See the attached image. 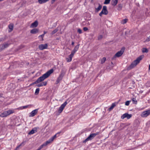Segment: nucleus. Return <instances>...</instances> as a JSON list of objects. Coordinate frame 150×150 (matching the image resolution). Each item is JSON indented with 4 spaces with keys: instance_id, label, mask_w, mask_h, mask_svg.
<instances>
[{
    "instance_id": "f3484780",
    "label": "nucleus",
    "mask_w": 150,
    "mask_h": 150,
    "mask_svg": "<svg viewBox=\"0 0 150 150\" xmlns=\"http://www.w3.org/2000/svg\"><path fill=\"white\" fill-rule=\"evenodd\" d=\"M118 0H112L111 2V4L113 6H115L118 2Z\"/></svg>"
},
{
    "instance_id": "ddd939ff",
    "label": "nucleus",
    "mask_w": 150,
    "mask_h": 150,
    "mask_svg": "<svg viewBox=\"0 0 150 150\" xmlns=\"http://www.w3.org/2000/svg\"><path fill=\"white\" fill-rule=\"evenodd\" d=\"M47 44H41L39 46V49L41 50L47 48Z\"/></svg>"
},
{
    "instance_id": "9d476101",
    "label": "nucleus",
    "mask_w": 150,
    "mask_h": 150,
    "mask_svg": "<svg viewBox=\"0 0 150 150\" xmlns=\"http://www.w3.org/2000/svg\"><path fill=\"white\" fill-rule=\"evenodd\" d=\"M61 133V132H59L54 135L53 136L51 137L50 139L48 140L47 141V143L49 144L51 142H52L53 140L55 139L57 137V135L58 134H60Z\"/></svg>"
},
{
    "instance_id": "09e8293b",
    "label": "nucleus",
    "mask_w": 150,
    "mask_h": 150,
    "mask_svg": "<svg viewBox=\"0 0 150 150\" xmlns=\"http://www.w3.org/2000/svg\"><path fill=\"white\" fill-rule=\"evenodd\" d=\"M3 94H0V98H1V97L4 98V97H3Z\"/></svg>"
},
{
    "instance_id": "dca6fc26",
    "label": "nucleus",
    "mask_w": 150,
    "mask_h": 150,
    "mask_svg": "<svg viewBox=\"0 0 150 150\" xmlns=\"http://www.w3.org/2000/svg\"><path fill=\"white\" fill-rule=\"evenodd\" d=\"M38 24V22L37 21H35L31 24V27L32 28L36 27L37 26Z\"/></svg>"
},
{
    "instance_id": "1a4fd4ad",
    "label": "nucleus",
    "mask_w": 150,
    "mask_h": 150,
    "mask_svg": "<svg viewBox=\"0 0 150 150\" xmlns=\"http://www.w3.org/2000/svg\"><path fill=\"white\" fill-rule=\"evenodd\" d=\"M132 116V114H129L128 113H125L122 115L121 118L122 119H123L125 118H127V119H129Z\"/></svg>"
},
{
    "instance_id": "ea45409f",
    "label": "nucleus",
    "mask_w": 150,
    "mask_h": 150,
    "mask_svg": "<svg viewBox=\"0 0 150 150\" xmlns=\"http://www.w3.org/2000/svg\"><path fill=\"white\" fill-rule=\"evenodd\" d=\"M47 82L46 81L43 82H42V85L43 86H46L47 84Z\"/></svg>"
},
{
    "instance_id": "b1692460",
    "label": "nucleus",
    "mask_w": 150,
    "mask_h": 150,
    "mask_svg": "<svg viewBox=\"0 0 150 150\" xmlns=\"http://www.w3.org/2000/svg\"><path fill=\"white\" fill-rule=\"evenodd\" d=\"M71 55V54L70 55H69V58H66V60H67V62H70L71 60H72V58L73 56H72V57H71V58L70 56Z\"/></svg>"
},
{
    "instance_id": "e433bc0d",
    "label": "nucleus",
    "mask_w": 150,
    "mask_h": 150,
    "mask_svg": "<svg viewBox=\"0 0 150 150\" xmlns=\"http://www.w3.org/2000/svg\"><path fill=\"white\" fill-rule=\"evenodd\" d=\"M77 32L79 34H81L82 33V30L80 28L78 29Z\"/></svg>"
},
{
    "instance_id": "f704fd0d",
    "label": "nucleus",
    "mask_w": 150,
    "mask_h": 150,
    "mask_svg": "<svg viewBox=\"0 0 150 150\" xmlns=\"http://www.w3.org/2000/svg\"><path fill=\"white\" fill-rule=\"evenodd\" d=\"M110 0H105L104 2V4H108L110 2Z\"/></svg>"
},
{
    "instance_id": "8fccbe9b",
    "label": "nucleus",
    "mask_w": 150,
    "mask_h": 150,
    "mask_svg": "<svg viewBox=\"0 0 150 150\" xmlns=\"http://www.w3.org/2000/svg\"><path fill=\"white\" fill-rule=\"evenodd\" d=\"M47 32H46V31H44V33L43 34H44V35H45L46 34V33H47Z\"/></svg>"
},
{
    "instance_id": "603ef678",
    "label": "nucleus",
    "mask_w": 150,
    "mask_h": 150,
    "mask_svg": "<svg viewBox=\"0 0 150 150\" xmlns=\"http://www.w3.org/2000/svg\"><path fill=\"white\" fill-rule=\"evenodd\" d=\"M149 70H150V64L149 65Z\"/></svg>"
},
{
    "instance_id": "4c0bfd02",
    "label": "nucleus",
    "mask_w": 150,
    "mask_h": 150,
    "mask_svg": "<svg viewBox=\"0 0 150 150\" xmlns=\"http://www.w3.org/2000/svg\"><path fill=\"white\" fill-rule=\"evenodd\" d=\"M130 101H127L125 103V105L127 106L130 103Z\"/></svg>"
},
{
    "instance_id": "c85d7f7f",
    "label": "nucleus",
    "mask_w": 150,
    "mask_h": 150,
    "mask_svg": "<svg viewBox=\"0 0 150 150\" xmlns=\"http://www.w3.org/2000/svg\"><path fill=\"white\" fill-rule=\"evenodd\" d=\"M40 91V89L39 88H37L36 90L35 93V95H37L39 93Z\"/></svg>"
},
{
    "instance_id": "aec40b11",
    "label": "nucleus",
    "mask_w": 150,
    "mask_h": 150,
    "mask_svg": "<svg viewBox=\"0 0 150 150\" xmlns=\"http://www.w3.org/2000/svg\"><path fill=\"white\" fill-rule=\"evenodd\" d=\"M8 115H7L6 111H4L0 115V117H6Z\"/></svg>"
},
{
    "instance_id": "a18cd8bd",
    "label": "nucleus",
    "mask_w": 150,
    "mask_h": 150,
    "mask_svg": "<svg viewBox=\"0 0 150 150\" xmlns=\"http://www.w3.org/2000/svg\"><path fill=\"white\" fill-rule=\"evenodd\" d=\"M29 105H27L26 106H23V109H25L27 108L28 107V106H29Z\"/></svg>"
},
{
    "instance_id": "6e6552de",
    "label": "nucleus",
    "mask_w": 150,
    "mask_h": 150,
    "mask_svg": "<svg viewBox=\"0 0 150 150\" xmlns=\"http://www.w3.org/2000/svg\"><path fill=\"white\" fill-rule=\"evenodd\" d=\"M149 115H150V110H148L143 112L141 116L142 117H146Z\"/></svg>"
},
{
    "instance_id": "423d86ee",
    "label": "nucleus",
    "mask_w": 150,
    "mask_h": 150,
    "mask_svg": "<svg viewBox=\"0 0 150 150\" xmlns=\"http://www.w3.org/2000/svg\"><path fill=\"white\" fill-rule=\"evenodd\" d=\"M67 103L66 101L64 102L62 104L60 107L59 108L58 110V112L59 113H61L63 110L64 108L67 104Z\"/></svg>"
},
{
    "instance_id": "4468645a",
    "label": "nucleus",
    "mask_w": 150,
    "mask_h": 150,
    "mask_svg": "<svg viewBox=\"0 0 150 150\" xmlns=\"http://www.w3.org/2000/svg\"><path fill=\"white\" fill-rule=\"evenodd\" d=\"M98 4V7H96V6H95V12L96 13L98 12L102 8V6L100 4Z\"/></svg>"
},
{
    "instance_id": "7c9ffc66",
    "label": "nucleus",
    "mask_w": 150,
    "mask_h": 150,
    "mask_svg": "<svg viewBox=\"0 0 150 150\" xmlns=\"http://www.w3.org/2000/svg\"><path fill=\"white\" fill-rule=\"evenodd\" d=\"M3 44L4 46V47L5 49L8 47L10 45V44H8V43H5Z\"/></svg>"
},
{
    "instance_id": "a19ab883",
    "label": "nucleus",
    "mask_w": 150,
    "mask_h": 150,
    "mask_svg": "<svg viewBox=\"0 0 150 150\" xmlns=\"http://www.w3.org/2000/svg\"><path fill=\"white\" fill-rule=\"evenodd\" d=\"M83 30L84 31H86L88 30V29L87 27H85L83 28Z\"/></svg>"
},
{
    "instance_id": "a878e982",
    "label": "nucleus",
    "mask_w": 150,
    "mask_h": 150,
    "mask_svg": "<svg viewBox=\"0 0 150 150\" xmlns=\"http://www.w3.org/2000/svg\"><path fill=\"white\" fill-rule=\"evenodd\" d=\"M8 28L11 30V31L13 30V24H10L8 25Z\"/></svg>"
},
{
    "instance_id": "20e7f679",
    "label": "nucleus",
    "mask_w": 150,
    "mask_h": 150,
    "mask_svg": "<svg viewBox=\"0 0 150 150\" xmlns=\"http://www.w3.org/2000/svg\"><path fill=\"white\" fill-rule=\"evenodd\" d=\"M125 50V48L122 47L121 50L118 52L112 58V59H115L116 57H119L121 56L123 54Z\"/></svg>"
},
{
    "instance_id": "c756f323",
    "label": "nucleus",
    "mask_w": 150,
    "mask_h": 150,
    "mask_svg": "<svg viewBox=\"0 0 150 150\" xmlns=\"http://www.w3.org/2000/svg\"><path fill=\"white\" fill-rule=\"evenodd\" d=\"M106 60V58L105 57H103V58L102 59H101V64H103V63L105 62V60Z\"/></svg>"
},
{
    "instance_id": "79ce46f5",
    "label": "nucleus",
    "mask_w": 150,
    "mask_h": 150,
    "mask_svg": "<svg viewBox=\"0 0 150 150\" xmlns=\"http://www.w3.org/2000/svg\"><path fill=\"white\" fill-rule=\"evenodd\" d=\"M37 86L38 87H40V86H42V83H40L38 84L37 85Z\"/></svg>"
},
{
    "instance_id": "412c9836",
    "label": "nucleus",
    "mask_w": 150,
    "mask_h": 150,
    "mask_svg": "<svg viewBox=\"0 0 150 150\" xmlns=\"http://www.w3.org/2000/svg\"><path fill=\"white\" fill-rule=\"evenodd\" d=\"M48 144H49L47 143V141H46L45 143H44V144H42V145H41L39 147V148L36 150H40V149H42L44 146H46V145H47Z\"/></svg>"
},
{
    "instance_id": "6ab92c4d",
    "label": "nucleus",
    "mask_w": 150,
    "mask_h": 150,
    "mask_svg": "<svg viewBox=\"0 0 150 150\" xmlns=\"http://www.w3.org/2000/svg\"><path fill=\"white\" fill-rule=\"evenodd\" d=\"M6 111L8 116L13 113L14 112V110H10Z\"/></svg>"
},
{
    "instance_id": "f03ea898",
    "label": "nucleus",
    "mask_w": 150,
    "mask_h": 150,
    "mask_svg": "<svg viewBox=\"0 0 150 150\" xmlns=\"http://www.w3.org/2000/svg\"><path fill=\"white\" fill-rule=\"evenodd\" d=\"M144 57V55H141L138 57L137 59L132 62V64L130 65L129 67L131 69L133 68L138 64L140 61Z\"/></svg>"
},
{
    "instance_id": "3c124183",
    "label": "nucleus",
    "mask_w": 150,
    "mask_h": 150,
    "mask_svg": "<svg viewBox=\"0 0 150 150\" xmlns=\"http://www.w3.org/2000/svg\"><path fill=\"white\" fill-rule=\"evenodd\" d=\"M74 42H72L71 43V45H74Z\"/></svg>"
},
{
    "instance_id": "473e14b6",
    "label": "nucleus",
    "mask_w": 150,
    "mask_h": 150,
    "mask_svg": "<svg viewBox=\"0 0 150 150\" xmlns=\"http://www.w3.org/2000/svg\"><path fill=\"white\" fill-rule=\"evenodd\" d=\"M132 100L134 103L136 104L137 103V101L136 100V99L134 98H133L132 99Z\"/></svg>"
},
{
    "instance_id": "9b49d317",
    "label": "nucleus",
    "mask_w": 150,
    "mask_h": 150,
    "mask_svg": "<svg viewBox=\"0 0 150 150\" xmlns=\"http://www.w3.org/2000/svg\"><path fill=\"white\" fill-rule=\"evenodd\" d=\"M64 74L62 73L60 74L56 81L57 84L62 79L63 76H64Z\"/></svg>"
},
{
    "instance_id": "393cba45",
    "label": "nucleus",
    "mask_w": 150,
    "mask_h": 150,
    "mask_svg": "<svg viewBox=\"0 0 150 150\" xmlns=\"http://www.w3.org/2000/svg\"><path fill=\"white\" fill-rule=\"evenodd\" d=\"M142 52L143 53H145V52L147 53L148 52V49H146V48H143L142 49Z\"/></svg>"
},
{
    "instance_id": "c03bdc74",
    "label": "nucleus",
    "mask_w": 150,
    "mask_h": 150,
    "mask_svg": "<svg viewBox=\"0 0 150 150\" xmlns=\"http://www.w3.org/2000/svg\"><path fill=\"white\" fill-rule=\"evenodd\" d=\"M150 40V36H149L146 40V42H148Z\"/></svg>"
},
{
    "instance_id": "37998d69",
    "label": "nucleus",
    "mask_w": 150,
    "mask_h": 150,
    "mask_svg": "<svg viewBox=\"0 0 150 150\" xmlns=\"http://www.w3.org/2000/svg\"><path fill=\"white\" fill-rule=\"evenodd\" d=\"M23 142H22L18 146H17L16 147V149H18L23 144Z\"/></svg>"
},
{
    "instance_id": "39448f33",
    "label": "nucleus",
    "mask_w": 150,
    "mask_h": 150,
    "mask_svg": "<svg viewBox=\"0 0 150 150\" xmlns=\"http://www.w3.org/2000/svg\"><path fill=\"white\" fill-rule=\"evenodd\" d=\"M108 13V11L107 9V7L106 6H103L101 11L99 13V15L101 16L103 14L107 15Z\"/></svg>"
},
{
    "instance_id": "72a5a7b5",
    "label": "nucleus",
    "mask_w": 150,
    "mask_h": 150,
    "mask_svg": "<svg viewBox=\"0 0 150 150\" xmlns=\"http://www.w3.org/2000/svg\"><path fill=\"white\" fill-rule=\"evenodd\" d=\"M58 30L57 29H56L53 30L51 33V35H53V34L56 33Z\"/></svg>"
},
{
    "instance_id": "a211bd4d",
    "label": "nucleus",
    "mask_w": 150,
    "mask_h": 150,
    "mask_svg": "<svg viewBox=\"0 0 150 150\" xmlns=\"http://www.w3.org/2000/svg\"><path fill=\"white\" fill-rule=\"evenodd\" d=\"M38 30L37 28H34L32 30L30 31V33L32 34H35L38 33Z\"/></svg>"
},
{
    "instance_id": "7ed1b4c3",
    "label": "nucleus",
    "mask_w": 150,
    "mask_h": 150,
    "mask_svg": "<svg viewBox=\"0 0 150 150\" xmlns=\"http://www.w3.org/2000/svg\"><path fill=\"white\" fill-rule=\"evenodd\" d=\"M100 134L99 132H97L96 133H92L89 136L83 141V142H86L89 140H91L95 136L98 135Z\"/></svg>"
},
{
    "instance_id": "2f4dec72",
    "label": "nucleus",
    "mask_w": 150,
    "mask_h": 150,
    "mask_svg": "<svg viewBox=\"0 0 150 150\" xmlns=\"http://www.w3.org/2000/svg\"><path fill=\"white\" fill-rule=\"evenodd\" d=\"M4 49L5 48L3 44L0 45V51H1L2 50Z\"/></svg>"
},
{
    "instance_id": "bb28decb",
    "label": "nucleus",
    "mask_w": 150,
    "mask_h": 150,
    "mask_svg": "<svg viewBox=\"0 0 150 150\" xmlns=\"http://www.w3.org/2000/svg\"><path fill=\"white\" fill-rule=\"evenodd\" d=\"M122 8V4H118L117 10L119 11L121 10Z\"/></svg>"
},
{
    "instance_id": "f8f14e48",
    "label": "nucleus",
    "mask_w": 150,
    "mask_h": 150,
    "mask_svg": "<svg viewBox=\"0 0 150 150\" xmlns=\"http://www.w3.org/2000/svg\"><path fill=\"white\" fill-rule=\"evenodd\" d=\"M38 109H35L33 110L30 113L29 115V117H33L35 116L38 112Z\"/></svg>"
},
{
    "instance_id": "2eb2a0df",
    "label": "nucleus",
    "mask_w": 150,
    "mask_h": 150,
    "mask_svg": "<svg viewBox=\"0 0 150 150\" xmlns=\"http://www.w3.org/2000/svg\"><path fill=\"white\" fill-rule=\"evenodd\" d=\"M39 129L38 127H35L32 129L28 133L29 134H32L37 132V129Z\"/></svg>"
},
{
    "instance_id": "cd10ccee",
    "label": "nucleus",
    "mask_w": 150,
    "mask_h": 150,
    "mask_svg": "<svg viewBox=\"0 0 150 150\" xmlns=\"http://www.w3.org/2000/svg\"><path fill=\"white\" fill-rule=\"evenodd\" d=\"M128 20L127 19H123L121 21V23L122 24H124L126 23L127 21Z\"/></svg>"
},
{
    "instance_id": "49530a36",
    "label": "nucleus",
    "mask_w": 150,
    "mask_h": 150,
    "mask_svg": "<svg viewBox=\"0 0 150 150\" xmlns=\"http://www.w3.org/2000/svg\"><path fill=\"white\" fill-rule=\"evenodd\" d=\"M4 39L3 38H0V42L2 41H4Z\"/></svg>"
},
{
    "instance_id": "58836bf2",
    "label": "nucleus",
    "mask_w": 150,
    "mask_h": 150,
    "mask_svg": "<svg viewBox=\"0 0 150 150\" xmlns=\"http://www.w3.org/2000/svg\"><path fill=\"white\" fill-rule=\"evenodd\" d=\"M44 34H42V35H40L39 36V38H42V40H43V38L44 37Z\"/></svg>"
},
{
    "instance_id": "0eeeda50",
    "label": "nucleus",
    "mask_w": 150,
    "mask_h": 150,
    "mask_svg": "<svg viewBox=\"0 0 150 150\" xmlns=\"http://www.w3.org/2000/svg\"><path fill=\"white\" fill-rule=\"evenodd\" d=\"M79 45H76L73 50L71 52V55L70 56L71 58L72 57V56H74V54L76 53V52L78 50L79 47Z\"/></svg>"
},
{
    "instance_id": "f257e3e1",
    "label": "nucleus",
    "mask_w": 150,
    "mask_h": 150,
    "mask_svg": "<svg viewBox=\"0 0 150 150\" xmlns=\"http://www.w3.org/2000/svg\"><path fill=\"white\" fill-rule=\"evenodd\" d=\"M53 72V69H51L46 73L43 74L42 76L39 78L36 81L33 83V84H36L43 81L45 79L47 78Z\"/></svg>"
},
{
    "instance_id": "de8ad7c7",
    "label": "nucleus",
    "mask_w": 150,
    "mask_h": 150,
    "mask_svg": "<svg viewBox=\"0 0 150 150\" xmlns=\"http://www.w3.org/2000/svg\"><path fill=\"white\" fill-rule=\"evenodd\" d=\"M56 0H52V1H51L52 3H52H54Z\"/></svg>"
},
{
    "instance_id": "4be33fe9",
    "label": "nucleus",
    "mask_w": 150,
    "mask_h": 150,
    "mask_svg": "<svg viewBox=\"0 0 150 150\" xmlns=\"http://www.w3.org/2000/svg\"><path fill=\"white\" fill-rule=\"evenodd\" d=\"M49 0H38V2L40 4L45 3L48 1Z\"/></svg>"
},
{
    "instance_id": "5701e85b",
    "label": "nucleus",
    "mask_w": 150,
    "mask_h": 150,
    "mask_svg": "<svg viewBox=\"0 0 150 150\" xmlns=\"http://www.w3.org/2000/svg\"><path fill=\"white\" fill-rule=\"evenodd\" d=\"M116 105L115 103H113L112 104L111 106V107L109 108V111H110L112 110L113 108L116 106Z\"/></svg>"
},
{
    "instance_id": "c9c22d12",
    "label": "nucleus",
    "mask_w": 150,
    "mask_h": 150,
    "mask_svg": "<svg viewBox=\"0 0 150 150\" xmlns=\"http://www.w3.org/2000/svg\"><path fill=\"white\" fill-rule=\"evenodd\" d=\"M103 35H99L98 37V40H101L103 38Z\"/></svg>"
}]
</instances>
